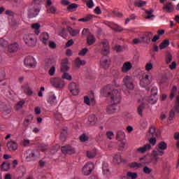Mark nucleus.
I'll return each instance as SVG.
<instances>
[{
    "mask_svg": "<svg viewBox=\"0 0 179 179\" xmlns=\"http://www.w3.org/2000/svg\"><path fill=\"white\" fill-rule=\"evenodd\" d=\"M101 93L103 96L108 97L110 100L111 105L106 109L108 114H114L117 110V106L115 105L121 103V93L114 89V87L110 84L104 87L101 90Z\"/></svg>",
    "mask_w": 179,
    "mask_h": 179,
    "instance_id": "1",
    "label": "nucleus"
},
{
    "mask_svg": "<svg viewBox=\"0 0 179 179\" xmlns=\"http://www.w3.org/2000/svg\"><path fill=\"white\" fill-rule=\"evenodd\" d=\"M101 45H102L101 52L104 56L101 59L100 65L104 69H107L110 68V59L106 56L107 54H108V52H110V45H108V41L103 40L101 42Z\"/></svg>",
    "mask_w": 179,
    "mask_h": 179,
    "instance_id": "2",
    "label": "nucleus"
},
{
    "mask_svg": "<svg viewBox=\"0 0 179 179\" xmlns=\"http://www.w3.org/2000/svg\"><path fill=\"white\" fill-rule=\"evenodd\" d=\"M45 0H34L28 10L29 17H36L40 13V6L43 5Z\"/></svg>",
    "mask_w": 179,
    "mask_h": 179,
    "instance_id": "3",
    "label": "nucleus"
},
{
    "mask_svg": "<svg viewBox=\"0 0 179 179\" xmlns=\"http://www.w3.org/2000/svg\"><path fill=\"white\" fill-rule=\"evenodd\" d=\"M157 150H154L152 155V160L155 163L159 162V156H163L164 151L167 149V143L164 141H161L156 147Z\"/></svg>",
    "mask_w": 179,
    "mask_h": 179,
    "instance_id": "4",
    "label": "nucleus"
},
{
    "mask_svg": "<svg viewBox=\"0 0 179 179\" xmlns=\"http://www.w3.org/2000/svg\"><path fill=\"white\" fill-rule=\"evenodd\" d=\"M50 84L55 89H63L65 87V81L62 78L55 77L50 78Z\"/></svg>",
    "mask_w": 179,
    "mask_h": 179,
    "instance_id": "5",
    "label": "nucleus"
},
{
    "mask_svg": "<svg viewBox=\"0 0 179 179\" xmlns=\"http://www.w3.org/2000/svg\"><path fill=\"white\" fill-rule=\"evenodd\" d=\"M27 162H33L38 157V151L27 150L24 154Z\"/></svg>",
    "mask_w": 179,
    "mask_h": 179,
    "instance_id": "6",
    "label": "nucleus"
},
{
    "mask_svg": "<svg viewBox=\"0 0 179 179\" xmlns=\"http://www.w3.org/2000/svg\"><path fill=\"white\" fill-rule=\"evenodd\" d=\"M124 87L127 90H134V79L129 76H126L123 78V88Z\"/></svg>",
    "mask_w": 179,
    "mask_h": 179,
    "instance_id": "7",
    "label": "nucleus"
},
{
    "mask_svg": "<svg viewBox=\"0 0 179 179\" xmlns=\"http://www.w3.org/2000/svg\"><path fill=\"white\" fill-rule=\"evenodd\" d=\"M152 83V77L149 73H144L140 80V86L141 87H148Z\"/></svg>",
    "mask_w": 179,
    "mask_h": 179,
    "instance_id": "8",
    "label": "nucleus"
},
{
    "mask_svg": "<svg viewBox=\"0 0 179 179\" xmlns=\"http://www.w3.org/2000/svg\"><path fill=\"white\" fill-rule=\"evenodd\" d=\"M24 41L29 47H34L36 45V36L33 34L25 35L24 36Z\"/></svg>",
    "mask_w": 179,
    "mask_h": 179,
    "instance_id": "9",
    "label": "nucleus"
},
{
    "mask_svg": "<svg viewBox=\"0 0 179 179\" xmlns=\"http://www.w3.org/2000/svg\"><path fill=\"white\" fill-rule=\"evenodd\" d=\"M24 64L25 66L28 68H36V59L31 56L27 57L24 60Z\"/></svg>",
    "mask_w": 179,
    "mask_h": 179,
    "instance_id": "10",
    "label": "nucleus"
},
{
    "mask_svg": "<svg viewBox=\"0 0 179 179\" xmlns=\"http://www.w3.org/2000/svg\"><path fill=\"white\" fill-rule=\"evenodd\" d=\"M94 169V164L90 162L86 164L83 168V173L85 176H90Z\"/></svg>",
    "mask_w": 179,
    "mask_h": 179,
    "instance_id": "11",
    "label": "nucleus"
},
{
    "mask_svg": "<svg viewBox=\"0 0 179 179\" xmlns=\"http://www.w3.org/2000/svg\"><path fill=\"white\" fill-rule=\"evenodd\" d=\"M61 150L64 155H74V153L76 152L75 148L71 145L63 146L62 147Z\"/></svg>",
    "mask_w": 179,
    "mask_h": 179,
    "instance_id": "12",
    "label": "nucleus"
},
{
    "mask_svg": "<svg viewBox=\"0 0 179 179\" xmlns=\"http://www.w3.org/2000/svg\"><path fill=\"white\" fill-rule=\"evenodd\" d=\"M150 149H152V145H150V144H145L143 146L136 148V153L144 155V153H146V152H148Z\"/></svg>",
    "mask_w": 179,
    "mask_h": 179,
    "instance_id": "13",
    "label": "nucleus"
},
{
    "mask_svg": "<svg viewBox=\"0 0 179 179\" xmlns=\"http://www.w3.org/2000/svg\"><path fill=\"white\" fill-rule=\"evenodd\" d=\"M69 89L73 96H78L79 94V86L75 83H71L69 85Z\"/></svg>",
    "mask_w": 179,
    "mask_h": 179,
    "instance_id": "14",
    "label": "nucleus"
},
{
    "mask_svg": "<svg viewBox=\"0 0 179 179\" xmlns=\"http://www.w3.org/2000/svg\"><path fill=\"white\" fill-rule=\"evenodd\" d=\"M163 10H165L166 13H171L174 12V6L173 5L172 2H167L163 6Z\"/></svg>",
    "mask_w": 179,
    "mask_h": 179,
    "instance_id": "15",
    "label": "nucleus"
},
{
    "mask_svg": "<svg viewBox=\"0 0 179 179\" xmlns=\"http://www.w3.org/2000/svg\"><path fill=\"white\" fill-rule=\"evenodd\" d=\"M7 148L10 152H15L17 150V143L15 141H10L7 143Z\"/></svg>",
    "mask_w": 179,
    "mask_h": 179,
    "instance_id": "16",
    "label": "nucleus"
},
{
    "mask_svg": "<svg viewBox=\"0 0 179 179\" xmlns=\"http://www.w3.org/2000/svg\"><path fill=\"white\" fill-rule=\"evenodd\" d=\"M127 162L125 159H122L120 154H115L113 157L114 164H121V163H125Z\"/></svg>",
    "mask_w": 179,
    "mask_h": 179,
    "instance_id": "17",
    "label": "nucleus"
},
{
    "mask_svg": "<svg viewBox=\"0 0 179 179\" xmlns=\"http://www.w3.org/2000/svg\"><path fill=\"white\" fill-rule=\"evenodd\" d=\"M22 89L24 93H25V94H27V96H33V91L31 90V87H30L29 84L23 85L22 86Z\"/></svg>",
    "mask_w": 179,
    "mask_h": 179,
    "instance_id": "18",
    "label": "nucleus"
},
{
    "mask_svg": "<svg viewBox=\"0 0 179 179\" xmlns=\"http://www.w3.org/2000/svg\"><path fill=\"white\" fill-rule=\"evenodd\" d=\"M1 109L4 115H8L10 113H12V108L5 103H3L1 106Z\"/></svg>",
    "mask_w": 179,
    "mask_h": 179,
    "instance_id": "19",
    "label": "nucleus"
},
{
    "mask_svg": "<svg viewBox=\"0 0 179 179\" xmlns=\"http://www.w3.org/2000/svg\"><path fill=\"white\" fill-rule=\"evenodd\" d=\"M131 69H132V64H131V62H127L124 63L123 66L122 67V72L127 73V72H129Z\"/></svg>",
    "mask_w": 179,
    "mask_h": 179,
    "instance_id": "20",
    "label": "nucleus"
},
{
    "mask_svg": "<svg viewBox=\"0 0 179 179\" xmlns=\"http://www.w3.org/2000/svg\"><path fill=\"white\" fill-rule=\"evenodd\" d=\"M61 71L62 72H66V71H69V66H68V59H64L62 61Z\"/></svg>",
    "mask_w": 179,
    "mask_h": 179,
    "instance_id": "21",
    "label": "nucleus"
},
{
    "mask_svg": "<svg viewBox=\"0 0 179 179\" xmlns=\"http://www.w3.org/2000/svg\"><path fill=\"white\" fill-rule=\"evenodd\" d=\"M96 122H97V117H96V115H91L88 117L87 125L93 127V125H96Z\"/></svg>",
    "mask_w": 179,
    "mask_h": 179,
    "instance_id": "22",
    "label": "nucleus"
},
{
    "mask_svg": "<svg viewBox=\"0 0 179 179\" xmlns=\"http://www.w3.org/2000/svg\"><path fill=\"white\" fill-rule=\"evenodd\" d=\"M18 48H19V45L17 44V43H13L8 46V52H10V53L16 52Z\"/></svg>",
    "mask_w": 179,
    "mask_h": 179,
    "instance_id": "23",
    "label": "nucleus"
},
{
    "mask_svg": "<svg viewBox=\"0 0 179 179\" xmlns=\"http://www.w3.org/2000/svg\"><path fill=\"white\" fill-rule=\"evenodd\" d=\"M67 31H69V34L72 36V37H76L79 33H80V30L79 29H73L71 27H67Z\"/></svg>",
    "mask_w": 179,
    "mask_h": 179,
    "instance_id": "24",
    "label": "nucleus"
},
{
    "mask_svg": "<svg viewBox=\"0 0 179 179\" xmlns=\"http://www.w3.org/2000/svg\"><path fill=\"white\" fill-rule=\"evenodd\" d=\"M33 121V115H28L24 120L23 126L24 128H27L29 127V124H31V122Z\"/></svg>",
    "mask_w": 179,
    "mask_h": 179,
    "instance_id": "25",
    "label": "nucleus"
},
{
    "mask_svg": "<svg viewBox=\"0 0 179 179\" xmlns=\"http://www.w3.org/2000/svg\"><path fill=\"white\" fill-rule=\"evenodd\" d=\"M50 38V36H48V34L47 32H44L41 36V41L43 44L46 45V44H48V39Z\"/></svg>",
    "mask_w": 179,
    "mask_h": 179,
    "instance_id": "26",
    "label": "nucleus"
},
{
    "mask_svg": "<svg viewBox=\"0 0 179 179\" xmlns=\"http://www.w3.org/2000/svg\"><path fill=\"white\" fill-rule=\"evenodd\" d=\"M125 138V133L122 130H118L116 134L117 141H124Z\"/></svg>",
    "mask_w": 179,
    "mask_h": 179,
    "instance_id": "27",
    "label": "nucleus"
},
{
    "mask_svg": "<svg viewBox=\"0 0 179 179\" xmlns=\"http://www.w3.org/2000/svg\"><path fill=\"white\" fill-rule=\"evenodd\" d=\"M96 155H97L96 149L87 151V157H88L89 159H93L94 157H96Z\"/></svg>",
    "mask_w": 179,
    "mask_h": 179,
    "instance_id": "28",
    "label": "nucleus"
},
{
    "mask_svg": "<svg viewBox=\"0 0 179 179\" xmlns=\"http://www.w3.org/2000/svg\"><path fill=\"white\" fill-rule=\"evenodd\" d=\"M96 41V38L92 34H89L87 38V43L88 45H93Z\"/></svg>",
    "mask_w": 179,
    "mask_h": 179,
    "instance_id": "29",
    "label": "nucleus"
},
{
    "mask_svg": "<svg viewBox=\"0 0 179 179\" xmlns=\"http://www.w3.org/2000/svg\"><path fill=\"white\" fill-rule=\"evenodd\" d=\"M48 103L51 104V106H55L57 104V96L55 94L50 95Z\"/></svg>",
    "mask_w": 179,
    "mask_h": 179,
    "instance_id": "30",
    "label": "nucleus"
},
{
    "mask_svg": "<svg viewBox=\"0 0 179 179\" xmlns=\"http://www.w3.org/2000/svg\"><path fill=\"white\" fill-rule=\"evenodd\" d=\"M102 170L104 176H108V174H110V170H108V164L103 163L102 164Z\"/></svg>",
    "mask_w": 179,
    "mask_h": 179,
    "instance_id": "31",
    "label": "nucleus"
},
{
    "mask_svg": "<svg viewBox=\"0 0 179 179\" xmlns=\"http://www.w3.org/2000/svg\"><path fill=\"white\" fill-rule=\"evenodd\" d=\"M145 19L152 20L153 17H155V15H153V10H145Z\"/></svg>",
    "mask_w": 179,
    "mask_h": 179,
    "instance_id": "32",
    "label": "nucleus"
},
{
    "mask_svg": "<svg viewBox=\"0 0 179 179\" xmlns=\"http://www.w3.org/2000/svg\"><path fill=\"white\" fill-rule=\"evenodd\" d=\"M168 45H170V41L166 39L160 43L159 48L160 50H164V48H167Z\"/></svg>",
    "mask_w": 179,
    "mask_h": 179,
    "instance_id": "33",
    "label": "nucleus"
},
{
    "mask_svg": "<svg viewBox=\"0 0 179 179\" xmlns=\"http://www.w3.org/2000/svg\"><path fill=\"white\" fill-rule=\"evenodd\" d=\"M40 24L38 23H34L32 24L31 25V28L34 29L35 30V34H36L37 36H38V34H40Z\"/></svg>",
    "mask_w": 179,
    "mask_h": 179,
    "instance_id": "34",
    "label": "nucleus"
},
{
    "mask_svg": "<svg viewBox=\"0 0 179 179\" xmlns=\"http://www.w3.org/2000/svg\"><path fill=\"white\" fill-rule=\"evenodd\" d=\"M76 65L78 66V68H80V66L85 65L86 64V62L85 60L80 59V58L78 57L76 59Z\"/></svg>",
    "mask_w": 179,
    "mask_h": 179,
    "instance_id": "35",
    "label": "nucleus"
},
{
    "mask_svg": "<svg viewBox=\"0 0 179 179\" xmlns=\"http://www.w3.org/2000/svg\"><path fill=\"white\" fill-rule=\"evenodd\" d=\"M94 17V15H87L84 18L79 19L78 22H89V21L92 20V19H93Z\"/></svg>",
    "mask_w": 179,
    "mask_h": 179,
    "instance_id": "36",
    "label": "nucleus"
},
{
    "mask_svg": "<svg viewBox=\"0 0 179 179\" xmlns=\"http://www.w3.org/2000/svg\"><path fill=\"white\" fill-rule=\"evenodd\" d=\"M59 145L57 144L55 145H53L50 148V154L51 155H55V153H57V152H58V150H59Z\"/></svg>",
    "mask_w": 179,
    "mask_h": 179,
    "instance_id": "37",
    "label": "nucleus"
},
{
    "mask_svg": "<svg viewBox=\"0 0 179 179\" xmlns=\"http://www.w3.org/2000/svg\"><path fill=\"white\" fill-rule=\"evenodd\" d=\"M140 127L141 129H145V128H148V121L146 119H141L140 120Z\"/></svg>",
    "mask_w": 179,
    "mask_h": 179,
    "instance_id": "38",
    "label": "nucleus"
},
{
    "mask_svg": "<svg viewBox=\"0 0 179 179\" xmlns=\"http://www.w3.org/2000/svg\"><path fill=\"white\" fill-rule=\"evenodd\" d=\"M131 169H141L142 168V164L138 162H131L129 164Z\"/></svg>",
    "mask_w": 179,
    "mask_h": 179,
    "instance_id": "39",
    "label": "nucleus"
},
{
    "mask_svg": "<svg viewBox=\"0 0 179 179\" xmlns=\"http://www.w3.org/2000/svg\"><path fill=\"white\" fill-rule=\"evenodd\" d=\"M134 5H135V6H137L138 8H142V7L145 6V5H146V2L141 1V0H137V1H134Z\"/></svg>",
    "mask_w": 179,
    "mask_h": 179,
    "instance_id": "40",
    "label": "nucleus"
},
{
    "mask_svg": "<svg viewBox=\"0 0 179 179\" xmlns=\"http://www.w3.org/2000/svg\"><path fill=\"white\" fill-rule=\"evenodd\" d=\"M148 101L150 104H155L157 101V98L153 95H150V96L148 98Z\"/></svg>",
    "mask_w": 179,
    "mask_h": 179,
    "instance_id": "41",
    "label": "nucleus"
},
{
    "mask_svg": "<svg viewBox=\"0 0 179 179\" xmlns=\"http://www.w3.org/2000/svg\"><path fill=\"white\" fill-rule=\"evenodd\" d=\"M1 167V170H3V171H8V170H9L10 167V164H9L8 162H3Z\"/></svg>",
    "mask_w": 179,
    "mask_h": 179,
    "instance_id": "42",
    "label": "nucleus"
},
{
    "mask_svg": "<svg viewBox=\"0 0 179 179\" xmlns=\"http://www.w3.org/2000/svg\"><path fill=\"white\" fill-rule=\"evenodd\" d=\"M9 44V41L5 38H0V45L1 47H7Z\"/></svg>",
    "mask_w": 179,
    "mask_h": 179,
    "instance_id": "43",
    "label": "nucleus"
},
{
    "mask_svg": "<svg viewBox=\"0 0 179 179\" xmlns=\"http://www.w3.org/2000/svg\"><path fill=\"white\" fill-rule=\"evenodd\" d=\"M176 93H177V87L176 86H173V89L171 92L169 98L171 100H173V99H174L175 96H176Z\"/></svg>",
    "mask_w": 179,
    "mask_h": 179,
    "instance_id": "44",
    "label": "nucleus"
},
{
    "mask_svg": "<svg viewBox=\"0 0 179 179\" xmlns=\"http://www.w3.org/2000/svg\"><path fill=\"white\" fill-rule=\"evenodd\" d=\"M25 103H26V101H24V99L18 101L15 106L16 110H20V108H22L23 104H24Z\"/></svg>",
    "mask_w": 179,
    "mask_h": 179,
    "instance_id": "45",
    "label": "nucleus"
},
{
    "mask_svg": "<svg viewBox=\"0 0 179 179\" xmlns=\"http://www.w3.org/2000/svg\"><path fill=\"white\" fill-rule=\"evenodd\" d=\"M68 135V127H64L61 132V138L65 139Z\"/></svg>",
    "mask_w": 179,
    "mask_h": 179,
    "instance_id": "46",
    "label": "nucleus"
},
{
    "mask_svg": "<svg viewBox=\"0 0 179 179\" xmlns=\"http://www.w3.org/2000/svg\"><path fill=\"white\" fill-rule=\"evenodd\" d=\"M62 79H66V80H72V76H70L69 73L64 72L62 76Z\"/></svg>",
    "mask_w": 179,
    "mask_h": 179,
    "instance_id": "47",
    "label": "nucleus"
},
{
    "mask_svg": "<svg viewBox=\"0 0 179 179\" xmlns=\"http://www.w3.org/2000/svg\"><path fill=\"white\" fill-rule=\"evenodd\" d=\"M143 110H145V103H141L137 109L138 113L139 115H141V117H142V113L143 112Z\"/></svg>",
    "mask_w": 179,
    "mask_h": 179,
    "instance_id": "48",
    "label": "nucleus"
},
{
    "mask_svg": "<svg viewBox=\"0 0 179 179\" xmlns=\"http://www.w3.org/2000/svg\"><path fill=\"white\" fill-rule=\"evenodd\" d=\"M127 177H129V178H131V179H136L138 177V174L134 172H128Z\"/></svg>",
    "mask_w": 179,
    "mask_h": 179,
    "instance_id": "49",
    "label": "nucleus"
},
{
    "mask_svg": "<svg viewBox=\"0 0 179 179\" xmlns=\"http://www.w3.org/2000/svg\"><path fill=\"white\" fill-rule=\"evenodd\" d=\"M87 8H89L90 9H92V8H93V6H94V3L93 2V0H86V1H85Z\"/></svg>",
    "mask_w": 179,
    "mask_h": 179,
    "instance_id": "50",
    "label": "nucleus"
},
{
    "mask_svg": "<svg viewBox=\"0 0 179 179\" xmlns=\"http://www.w3.org/2000/svg\"><path fill=\"white\" fill-rule=\"evenodd\" d=\"M76 8H78V4L73 3L69 5V6L67 7V10H70V12H72V10H73V9H76Z\"/></svg>",
    "mask_w": 179,
    "mask_h": 179,
    "instance_id": "51",
    "label": "nucleus"
},
{
    "mask_svg": "<svg viewBox=\"0 0 179 179\" xmlns=\"http://www.w3.org/2000/svg\"><path fill=\"white\" fill-rule=\"evenodd\" d=\"M149 134H150L152 136H157V134L156 133V128L155 127H151L149 130Z\"/></svg>",
    "mask_w": 179,
    "mask_h": 179,
    "instance_id": "52",
    "label": "nucleus"
},
{
    "mask_svg": "<svg viewBox=\"0 0 179 179\" xmlns=\"http://www.w3.org/2000/svg\"><path fill=\"white\" fill-rule=\"evenodd\" d=\"M171 61H173V56L170 53H169L168 55H166V64H170Z\"/></svg>",
    "mask_w": 179,
    "mask_h": 179,
    "instance_id": "53",
    "label": "nucleus"
},
{
    "mask_svg": "<svg viewBox=\"0 0 179 179\" xmlns=\"http://www.w3.org/2000/svg\"><path fill=\"white\" fill-rule=\"evenodd\" d=\"M113 30H115V31H119L121 32L124 30V29H122L121 27V26L118 25V24H115L113 27Z\"/></svg>",
    "mask_w": 179,
    "mask_h": 179,
    "instance_id": "54",
    "label": "nucleus"
},
{
    "mask_svg": "<svg viewBox=\"0 0 179 179\" xmlns=\"http://www.w3.org/2000/svg\"><path fill=\"white\" fill-rule=\"evenodd\" d=\"M55 66H52L50 69H49V75L50 76H54L55 75Z\"/></svg>",
    "mask_w": 179,
    "mask_h": 179,
    "instance_id": "55",
    "label": "nucleus"
},
{
    "mask_svg": "<svg viewBox=\"0 0 179 179\" xmlns=\"http://www.w3.org/2000/svg\"><path fill=\"white\" fill-rule=\"evenodd\" d=\"M152 69H153V64L152 63L149 62V63L146 64V65H145V71L149 72Z\"/></svg>",
    "mask_w": 179,
    "mask_h": 179,
    "instance_id": "56",
    "label": "nucleus"
},
{
    "mask_svg": "<svg viewBox=\"0 0 179 179\" xmlns=\"http://www.w3.org/2000/svg\"><path fill=\"white\" fill-rule=\"evenodd\" d=\"M143 171L145 173V174H150L152 173V169L148 166H145L143 169Z\"/></svg>",
    "mask_w": 179,
    "mask_h": 179,
    "instance_id": "57",
    "label": "nucleus"
},
{
    "mask_svg": "<svg viewBox=\"0 0 179 179\" xmlns=\"http://www.w3.org/2000/svg\"><path fill=\"white\" fill-rule=\"evenodd\" d=\"M89 140V137H87V136H86V134H83L80 136V141L81 142H86V141Z\"/></svg>",
    "mask_w": 179,
    "mask_h": 179,
    "instance_id": "58",
    "label": "nucleus"
},
{
    "mask_svg": "<svg viewBox=\"0 0 179 179\" xmlns=\"http://www.w3.org/2000/svg\"><path fill=\"white\" fill-rule=\"evenodd\" d=\"M59 36L62 37H66V29L62 28L59 31Z\"/></svg>",
    "mask_w": 179,
    "mask_h": 179,
    "instance_id": "59",
    "label": "nucleus"
},
{
    "mask_svg": "<svg viewBox=\"0 0 179 179\" xmlns=\"http://www.w3.org/2000/svg\"><path fill=\"white\" fill-rule=\"evenodd\" d=\"M87 51H89V49L85 48L82 50H80V52L78 53V55H80V56L86 55V54H87Z\"/></svg>",
    "mask_w": 179,
    "mask_h": 179,
    "instance_id": "60",
    "label": "nucleus"
},
{
    "mask_svg": "<svg viewBox=\"0 0 179 179\" xmlns=\"http://www.w3.org/2000/svg\"><path fill=\"white\" fill-rule=\"evenodd\" d=\"M157 94V87H153L151 89V96H156Z\"/></svg>",
    "mask_w": 179,
    "mask_h": 179,
    "instance_id": "61",
    "label": "nucleus"
},
{
    "mask_svg": "<svg viewBox=\"0 0 179 179\" xmlns=\"http://www.w3.org/2000/svg\"><path fill=\"white\" fill-rule=\"evenodd\" d=\"M170 169H171V165H170V164H164V171H166V173H169V171H170Z\"/></svg>",
    "mask_w": 179,
    "mask_h": 179,
    "instance_id": "62",
    "label": "nucleus"
},
{
    "mask_svg": "<svg viewBox=\"0 0 179 179\" xmlns=\"http://www.w3.org/2000/svg\"><path fill=\"white\" fill-rule=\"evenodd\" d=\"M6 76V73H5V71H0V82L3 81Z\"/></svg>",
    "mask_w": 179,
    "mask_h": 179,
    "instance_id": "63",
    "label": "nucleus"
},
{
    "mask_svg": "<svg viewBox=\"0 0 179 179\" xmlns=\"http://www.w3.org/2000/svg\"><path fill=\"white\" fill-rule=\"evenodd\" d=\"M106 136L108 139H113V136H114V132L113 131L106 132Z\"/></svg>",
    "mask_w": 179,
    "mask_h": 179,
    "instance_id": "64",
    "label": "nucleus"
}]
</instances>
